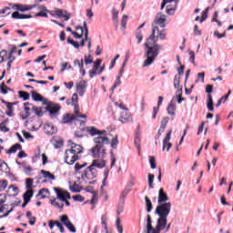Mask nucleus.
Returning <instances> with one entry per match:
<instances>
[{
	"instance_id": "35",
	"label": "nucleus",
	"mask_w": 233,
	"mask_h": 233,
	"mask_svg": "<svg viewBox=\"0 0 233 233\" xmlns=\"http://www.w3.org/2000/svg\"><path fill=\"white\" fill-rule=\"evenodd\" d=\"M145 200H146L147 212H148V213L152 212V208H154V207L152 206V201L150 200V198H148L147 196L145 197Z\"/></svg>"
},
{
	"instance_id": "9",
	"label": "nucleus",
	"mask_w": 233,
	"mask_h": 233,
	"mask_svg": "<svg viewBox=\"0 0 233 233\" xmlns=\"http://www.w3.org/2000/svg\"><path fill=\"white\" fill-rule=\"evenodd\" d=\"M81 159V156L76 155L66 149L65 152V161L67 165H74L75 161H79Z\"/></svg>"
},
{
	"instance_id": "55",
	"label": "nucleus",
	"mask_w": 233,
	"mask_h": 233,
	"mask_svg": "<svg viewBox=\"0 0 233 233\" xmlns=\"http://www.w3.org/2000/svg\"><path fill=\"white\" fill-rule=\"evenodd\" d=\"M6 56H8V51H6V50H2L1 52H0V64L1 63H4V61H5V57H6Z\"/></svg>"
},
{
	"instance_id": "10",
	"label": "nucleus",
	"mask_w": 233,
	"mask_h": 233,
	"mask_svg": "<svg viewBox=\"0 0 233 233\" xmlns=\"http://www.w3.org/2000/svg\"><path fill=\"white\" fill-rule=\"evenodd\" d=\"M74 121H79L80 125H86V120L76 119V116L70 113H66L62 116L63 125H67L68 123H72Z\"/></svg>"
},
{
	"instance_id": "37",
	"label": "nucleus",
	"mask_w": 233,
	"mask_h": 233,
	"mask_svg": "<svg viewBox=\"0 0 233 233\" xmlns=\"http://www.w3.org/2000/svg\"><path fill=\"white\" fill-rule=\"evenodd\" d=\"M179 85H181V76L176 75L175 78H174V86H175V88H177V90H179L180 88H183V86H181Z\"/></svg>"
},
{
	"instance_id": "26",
	"label": "nucleus",
	"mask_w": 233,
	"mask_h": 233,
	"mask_svg": "<svg viewBox=\"0 0 233 233\" xmlns=\"http://www.w3.org/2000/svg\"><path fill=\"white\" fill-rule=\"evenodd\" d=\"M50 196V190L46 187H44L38 191L37 197L40 199H45Z\"/></svg>"
},
{
	"instance_id": "1",
	"label": "nucleus",
	"mask_w": 233,
	"mask_h": 233,
	"mask_svg": "<svg viewBox=\"0 0 233 233\" xmlns=\"http://www.w3.org/2000/svg\"><path fill=\"white\" fill-rule=\"evenodd\" d=\"M159 39L161 41H165V39H167V29L159 31V27L153 26L152 33L145 43V46L147 48L145 56L147 59L144 61V68L145 66H150V65L156 61V57L159 56V51L163 48V46L157 44Z\"/></svg>"
},
{
	"instance_id": "19",
	"label": "nucleus",
	"mask_w": 233,
	"mask_h": 233,
	"mask_svg": "<svg viewBox=\"0 0 233 233\" xmlns=\"http://www.w3.org/2000/svg\"><path fill=\"white\" fill-rule=\"evenodd\" d=\"M51 143H52L53 147H55V148H61V147H63L65 141L63 140V138L56 136V137H52Z\"/></svg>"
},
{
	"instance_id": "48",
	"label": "nucleus",
	"mask_w": 233,
	"mask_h": 233,
	"mask_svg": "<svg viewBox=\"0 0 233 233\" xmlns=\"http://www.w3.org/2000/svg\"><path fill=\"white\" fill-rule=\"evenodd\" d=\"M60 221H62V223H64L65 227H66L67 223H72V221H70V219L68 218V216H66V215H62L60 217Z\"/></svg>"
},
{
	"instance_id": "54",
	"label": "nucleus",
	"mask_w": 233,
	"mask_h": 233,
	"mask_svg": "<svg viewBox=\"0 0 233 233\" xmlns=\"http://www.w3.org/2000/svg\"><path fill=\"white\" fill-rule=\"evenodd\" d=\"M91 200L90 203L91 205H95L96 201H97V193L96 191L91 192Z\"/></svg>"
},
{
	"instance_id": "44",
	"label": "nucleus",
	"mask_w": 233,
	"mask_h": 233,
	"mask_svg": "<svg viewBox=\"0 0 233 233\" xmlns=\"http://www.w3.org/2000/svg\"><path fill=\"white\" fill-rule=\"evenodd\" d=\"M32 187H34V178H26L25 188H27V190H32Z\"/></svg>"
},
{
	"instance_id": "23",
	"label": "nucleus",
	"mask_w": 233,
	"mask_h": 233,
	"mask_svg": "<svg viewBox=\"0 0 233 233\" xmlns=\"http://www.w3.org/2000/svg\"><path fill=\"white\" fill-rule=\"evenodd\" d=\"M40 174L43 175V177L45 179H49V181L56 180V176L52 174L50 171H46L45 169L40 170Z\"/></svg>"
},
{
	"instance_id": "36",
	"label": "nucleus",
	"mask_w": 233,
	"mask_h": 233,
	"mask_svg": "<svg viewBox=\"0 0 233 233\" xmlns=\"http://www.w3.org/2000/svg\"><path fill=\"white\" fill-rule=\"evenodd\" d=\"M18 96L20 99H23V101H28V99H30V93L26 91H19Z\"/></svg>"
},
{
	"instance_id": "27",
	"label": "nucleus",
	"mask_w": 233,
	"mask_h": 233,
	"mask_svg": "<svg viewBox=\"0 0 233 233\" xmlns=\"http://www.w3.org/2000/svg\"><path fill=\"white\" fill-rule=\"evenodd\" d=\"M22 149H23V146H21V144H15L8 150L5 151V154H15L17 150H22Z\"/></svg>"
},
{
	"instance_id": "60",
	"label": "nucleus",
	"mask_w": 233,
	"mask_h": 233,
	"mask_svg": "<svg viewBox=\"0 0 233 233\" xmlns=\"http://www.w3.org/2000/svg\"><path fill=\"white\" fill-rule=\"evenodd\" d=\"M119 85H121V77L116 76V80L115 81V83L112 86V90H116L117 88V86H119Z\"/></svg>"
},
{
	"instance_id": "18",
	"label": "nucleus",
	"mask_w": 233,
	"mask_h": 233,
	"mask_svg": "<svg viewBox=\"0 0 233 233\" xmlns=\"http://www.w3.org/2000/svg\"><path fill=\"white\" fill-rule=\"evenodd\" d=\"M76 119H86V115L81 114L79 104H74V115Z\"/></svg>"
},
{
	"instance_id": "3",
	"label": "nucleus",
	"mask_w": 233,
	"mask_h": 233,
	"mask_svg": "<svg viewBox=\"0 0 233 233\" xmlns=\"http://www.w3.org/2000/svg\"><path fill=\"white\" fill-rule=\"evenodd\" d=\"M171 208L172 203L170 202L158 204L155 210V214L159 217L157 220V226L156 228L152 226V217L147 215V233H161V230H165V228L167 227V218H168V214H170Z\"/></svg>"
},
{
	"instance_id": "20",
	"label": "nucleus",
	"mask_w": 233,
	"mask_h": 233,
	"mask_svg": "<svg viewBox=\"0 0 233 233\" xmlns=\"http://www.w3.org/2000/svg\"><path fill=\"white\" fill-rule=\"evenodd\" d=\"M85 90H86V81H80L76 84V92L79 96H85Z\"/></svg>"
},
{
	"instance_id": "64",
	"label": "nucleus",
	"mask_w": 233,
	"mask_h": 233,
	"mask_svg": "<svg viewBox=\"0 0 233 233\" xmlns=\"http://www.w3.org/2000/svg\"><path fill=\"white\" fill-rule=\"evenodd\" d=\"M149 163H150V167L151 168H156V158L154 157H149Z\"/></svg>"
},
{
	"instance_id": "2",
	"label": "nucleus",
	"mask_w": 233,
	"mask_h": 233,
	"mask_svg": "<svg viewBox=\"0 0 233 233\" xmlns=\"http://www.w3.org/2000/svg\"><path fill=\"white\" fill-rule=\"evenodd\" d=\"M86 130L89 133V136H92L93 137L97 136L93 138L96 146L90 149L91 155L93 157L103 159L106 155L105 145H110V137L112 135L106 132V130H99L94 126L86 127Z\"/></svg>"
},
{
	"instance_id": "32",
	"label": "nucleus",
	"mask_w": 233,
	"mask_h": 233,
	"mask_svg": "<svg viewBox=\"0 0 233 233\" xmlns=\"http://www.w3.org/2000/svg\"><path fill=\"white\" fill-rule=\"evenodd\" d=\"M76 30H81V34L79 35L77 32L74 31V32H72L73 37H75V39H81V38H83V33H84L83 26L77 25L76 27Z\"/></svg>"
},
{
	"instance_id": "16",
	"label": "nucleus",
	"mask_w": 233,
	"mask_h": 233,
	"mask_svg": "<svg viewBox=\"0 0 233 233\" xmlns=\"http://www.w3.org/2000/svg\"><path fill=\"white\" fill-rule=\"evenodd\" d=\"M167 201H168V195L167 194V192H165V189L161 187L158 191L157 203L158 205H161L163 203H167Z\"/></svg>"
},
{
	"instance_id": "17",
	"label": "nucleus",
	"mask_w": 233,
	"mask_h": 233,
	"mask_svg": "<svg viewBox=\"0 0 233 233\" xmlns=\"http://www.w3.org/2000/svg\"><path fill=\"white\" fill-rule=\"evenodd\" d=\"M15 8L19 12H28L30 10H33V8H37V5H23L15 4Z\"/></svg>"
},
{
	"instance_id": "56",
	"label": "nucleus",
	"mask_w": 233,
	"mask_h": 233,
	"mask_svg": "<svg viewBox=\"0 0 233 233\" xmlns=\"http://www.w3.org/2000/svg\"><path fill=\"white\" fill-rule=\"evenodd\" d=\"M154 175L153 174H149L148 175V187L149 188H154Z\"/></svg>"
},
{
	"instance_id": "49",
	"label": "nucleus",
	"mask_w": 233,
	"mask_h": 233,
	"mask_svg": "<svg viewBox=\"0 0 233 233\" xmlns=\"http://www.w3.org/2000/svg\"><path fill=\"white\" fill-rule=\"evenodd\" d=\"M127 21H128V15H124L121 20V28L123 29L127 28Z\"/></svg>"
},
{
	"instance_id": "15",
	"label": "nucleus",
	"mask_w": 233,
	"mask_h": 233,
	"mask_svg": "<svg viewBox=\"0 0 233 233\" xmlns=\"http://www.w3.org/2000/svg\"><path fill=\"white\" fill-rule=\"evenodd\" d=\"M171 136L172 130H169L163 140V150L167 148V152H168L170 148H172V143H169Z\"/></svg>"
},
{
	"instance_id": "63",
	"label": "nucleus",
	"mask_w": 233,
	"mask_h": 233,
	"mask_svg": "<svg viewBox=\"0 0 233 233\" xmlns=\"http://www.w3.org/2000/svg\"><path fill=\"white\" fill-rule=\"evenodd\" d=\"M88 164L87 163H84V164H79V163H76L75 165V170H81V168H85V167H86Z\"/></svg>"
},
{
	"instance_id": "51",
	"label": "nucleus",
	"mask_w": 233,
	"mask_h": 233,
	"mask_svg": "<svg viewBox=\"0 0 233 233\" xmlns=\"http://www.w3.org/2000/svg\"><path fill=\"white\" fill-rule=\"evenodd\" d=\"M110 174V169L108 167H106L104 171V180H103V187H105V185H106V179H108V175Z\"/></svg>"
},
{
	"instance_id": "24",
	"label": "nucleus",
	"mask_w": 233,
	"mask_h": 233,
	"mask_svg": "<svg viewBox=\"0 0 233 233\" xmlns=\"http://www.w3.org/2000/svg\"><path fill=\"white\" fill-rule=\"evenodd\" d=\"M69 151L74 153L75 156H79V154H83V147H81V145L75 144L71 147Z\"/></svg>"
},
{
	"instance_id": "25",
	"label": "nucleus",
	"mask_w": 233,
	"mask_h": 233,
	"mask_svg": "<svg viewBox=\"0 0 233 233\" xmlns=\"http://www.w3.org/2000/svg\"><path fill=\"white\" fill-rule=\"evenodd\" d=\"M8 207L9 206L6 204L0 206V214H4V212H5L4 215L0 216V218H7L10 212H12L13 208L8 209Z\"/></svg>"
},
{
	"instance_id": "6",
	"label": "nucleus",
	"mask_w": 233,
	"mask_h": 233,
	"mask_svg": "<svg viewBox=\"0 0 233 233\" xmlns=\"http://www.w3.org/2000/svg\"><path fill=\"white\" fill-rule=\"evenodd\" d=\"M43 105L46 106V112H49L50 117H54V116H56V114H58L59 110H61V106L59 104H55L52 101H44Z\"/></svg>"
},
{
	"instance_id": "45",
	"label": "nucleus",
	"mask_w": 233,
	"mask_h": 233,
	"mask_svg": "<svg viewBox=\"0 0 233 233\" xmlns=\"http://www.w3.org/2000/svg\"><path fill=\"white\" fill-rule=\"evenodd\" d=\"M6 187H8V180L2 179L0 180V192H3L6 189Z\"/></svg>"
},
{
	"instance_id": "13",
	"label": "nucleus",
	"mask_w": 233,
	"mask_h": 233,
	"mask_svg": "<svg viewBox=\"0 0 233 233\" xmlns=\"http://www.w3.org/2000/svg\"><path fill=\"white\" fill-rule=\"evenodd\" d=\"M166 22H167V15H165L161 13H157L156 17H155L154 23L156 25H158L160 26V28H165V26H166L165 23Z\"/></svg>"
},
{
	"instance_id": "61",
	"label": "nucleus",
	"mask_w": 233,
	"mask_h": 233,
	"mask_svg": "<svg viewBox=\"0 0 233 233\" xmlns=\"http://www.w3.org/2000/svg\"><path fill=\"white\" fill-rule=\"evenodd\" d=\"M230 94H232V90H228V94L223 96L220 99H218V101H220V103H225V101L228 99V96H230Z\"/></svg>"
},
{
	"instance_id": "42",
	"label": "nucleus",
	"mask_w": 233,
	"mask_h": 233,
	"mask_svg": "<svg viewBox=\"0 0 233 233\" xmlns=\"http://www.w3.org/2000/svg\"><path fill=\"white\" fill-rule=\"evenodd\" d=\"M86 130V128H85V127H82V128L77 129V130L75 132V134H74L75 137H85V135H84L83 133H84Z\"/></svg>"
},
{
	"instance_id": "46",
	"label": "nucleus",
	"mask_w": 233,
	"mask_h": 233,
	"mask_svg": "<svg viewBox=\"0 0 233 233\" xmlns=\"http://www.w3.org/2000/svg\"><path fill=\"white\" fill-rule=\"evenodd\" d=\"M110 145L112 148H117V145H119V140L117 139V136H116L110 140Z\"/></svg>"
},
{
	"instance_id": "47",
	"label": "nucleus",
	"mask_w": 233,
	"mask_h": 233,
	"mask_svg": "<svg viewBox=\"0 0 233 233\" xmlns=\"http://www.w3.org/2000/svg\"><path fill=\"white\" fill-rule=\"evenodd\" d=\"M51 205H53V207H57V208H60L61 210H63L65 207V204H59L56 198L51 200Z\"/></svg>"
},
{
	"instance_id": "28",
	"label": "nucleus",
	"mask_w": 233,
	"mask_h": 233,
	"mask_svg": "<svg viewBox=\"0 0 233 233\" xmlns=\"http://www.w3.org/2000/svg\"><path fill=\"white\" fill-rule=\"evenodd\" d=\"M207 107L209 112H214V101L212 100V95L208 94Z\"/></svg>"
},
{
	"instance_id": "31",
	"label": "nucleus",
	"mask_w": 233,
	"mask_h": 233,
	"mask_svg": "<svg viewBox=\"0 0 233 233\" xmlns=\"http://www.w3.org/2000/svg\"><path fill=\"white\" fill-rule=\"evenodd\" d=\"M32 110L38 117H43V116H45V113L43 112V107H37L33 105Z\"/></svg>"
},
{
	"instance_id": "12",
	"label": "nucleus",
	"mask_w": 233,
	"mask_h": 233,
	"mask_svg": "<svg viewBox=\"0 0 233 233\" xmlns=\"http://www.w3.org/2000/svg\"><path fill=\"white\" fill-rule=\"evenodd\" d=\"M0 101L3 103V105H5L7 108V111H5L6 116L9 117H14V105H15V103L6 102V100L4 98H1Z\"/></svg>"
},
{
	"instance_id": "4",
	"label": "nucleus",
	"mask_w": 233,
	"mask_h": 233,
	"mask_svg": "<svg viewBox=\"0 0 233 233\" xmlns=\"http://www.w3.org/2000/svg\"><path fill=\"white\" fill-rule=\"evenodd\" d=\"M38 10H40L39 13H37L35 17H48V14L52 15L53 17H64L65 21L70 20V15H68V12L66 10L55 8V10L48 11L45 5H36Z\"/></svg>"
},
{
	"instance_id": "39",
	"label": "nucleus",
	"mask_w": 233,
	"mask_h": 233,
	"mask_svg": "<svg viewBox=\"0 0 233 233\" xmlns=\"http://www.w3.org/2000/svg\"><path fill=\"white\" fill-rule=\"evenodd\" d=\"M177 97V103L181 104L182 101H185V97H183V87H180L178 90L176 92Z\"/></svg>"
},
{
	"instance_id": "52",
	"label": "nucleus",
	"mask_w": 233,
	"mask_h": 233,
	"mask_svg": "<svg viewBox=\"0 0 233 233\" xmlns=\"http://www.w3.org/2000/svg\"><path fill=\"white\" fill-rule=\"evenodd\" d=\"M70 190L71 192L77 193V192H81V187H79V185L75 183L72 186H70Z\"/></svg>"
},
{
	"instance_id": "40",
	"label": "nucleus",
	"mask_w": 233,
	"mask_h": 233,
	"mask_svg": "<svg viewBox=\"0 0 233 233\" xmlns=\"http://www.w3.org/2000/svg\"><path fill=\"white\" fill-rule=\"evenodd\" d=\"M6 123H8V118L0 123L1 132H10V128L6 127Z\"/></svg>"
},
{
	"instance_id": "30",
	"label": "nucleus",
	"mask_w": 233,
	"mask_h": 233,
	"mask_svg": "<svg viewBox=\"0 0 233 233\" xmlns=\"http://www.w3.org/2000/svg\"><path fill=\"white\" fill-rule=\"evenodd\" d=\"M46 134H48V136H52V134H56L57 132V127L52 126V125H47L45 127Z\"/></svg>"
},
{
	"instance_id": "29",
	"label": "nucleus",
	"mask_w": 233,
	"mask_h": 233,
	"mask_svg": "<svg viewBox=\"0 0 233 233\" xmlns=\"http://www.w3.org/2000/svg\"><path fill=\"white\" fill-rule=\"evenodd\" d=\"M31 96L34 101H45V97L36 91H31Z\"/></svg>"
},
{
	"instance_id": "14",
	"label": "nucleus",
	"mask_w": 233,
	"mask_h": 233,
	"mask_svg": "<svg viewBox=\"0 0 233 233\" xmlns=\"http://www.w3.org/2000/svg\"><path fill=\"white\" fill-rule=\"evenodd\" d=\"M121 123H130L132 121V115H130V111L125 110L120 113V116L118 119Z\"/></svg>"
},
{
	"instance_id": "43",
	"label": "nucleus",
	"mask_w": 233,
	"mask_h": 233,
	"mask_svg": "<svg viewBox=\"0 0 233 233\" xmlns=\"http://www.w3.org/2000/svg\"><path fill=\"white\" fill-rule=\"evenodd\" d=\"M116 226L117 232L122 233L123 232V225H121V218H119V217H116Z\"/></svg>"
},
{
	"instance_id": "59",
	"label": "nucleus",
	"mask_w": 233,
	"mask_h": 233,
	"mask_svg": "<svg viewBox=\"0 0 233 233\" xmlns=\"http://www.w3.org/2000/svg\"><path fill=\"white\" fill-rule=\"evenodd\" d=\"M0 90H1L2 94H4V95L8 94L7 86L5 85V82H3V83L0 85Z\"/></svg>"
},
{
	"instance_id": "11",
	"label": "nucleus",
	"mask_w": 233,
	"mask_h": 233,
	"mask_svg": "<svg viewBox=\"0 0 233 233\" xmlns=\"http://www.w3.org/2000/svg\"><path fill=\"white\" fill-rule=\"evenodd\" d=\"M34 106V104H30L29 102H25L24 103V112L25 113H21L20 114V117L22 119H28V117H30L31 116V110L32 108L31 107Z\"/></svg>"
},
{
	"instance_id": "7",
	"label": "nucleus",
	"mask_w": 233,
	"mask_h": 233,
	"mask_svg": "<svg viewBox=\"0 0 233 233\" xmlns=\"http://www.w3.org/2000/svg\"><path fill=\"white\" fill-rule=\"evenodd\" d=\"M84 29H85V39L81 40L80 45L70 37H67V43L72 45L75 48L85 46V41H88V25H86V22H84Z\"/></svg>"
},
{
	"instance_id": "22",
	"label": "nucleus",
	"mask_w": 233,
	"mask_h": 233,
	"mask_svg": "<svg viewBox=\"0 0 233 233\" xmlns=\"http://www.w3.org/2000/svg\"><path fill=\"white\" fill-rule=\"evenodd\" d=\"M13 19H32V15H25L20 14L19 12L15 11L12 14Z\"/></svg>"
},
{
	"instance_id": "5",
	"label": "nucleus",
	"mask_w": 233,
	"mask_h": 233,
	"mask_svg": "<svg viewBox=\"0 0 233 233\" xmlns=\"http://www.w3.org/2000/svg\"><path fill=\"white\" fill-rule=\"evenodd\" d=\"M165 6H167L166 14L174 15L176 9L177 8V2L176 0H163L160 10H163Z\"/></svg>"
},
{
	"instance_id": "34",
	"label": "nucleus",
	"mask_w": 233,
	"mask_h": 233,
	"mask_svg": "<svg viewBox=\"0 0 233 233\" xmlns=\"http://www.w3.org/2000/svg\"><path fill=\"white\" fill-rule=\"evenodd\" d=\"M34 196V190L33 189H27L26 192L24 194V201L30 202V199H32Z\"/></svg>"
},
{
	"instance_id": "53",
	"label": "nucleus",
	"mask_w": 233,
	"mask_h": 233,
	"mask_svg": "<svg viewBox=\"0 0 233 233\" xmlns=\"http://www.w3.org/2000/svg\"><path fill=\"white\" fill-rule=\"evenodd\" d=\"M101 63H103V60L100 58H97L96 62H94V66H93L94 70H99V66H101Z\"/></svg>"
},
{
	"instance_id": "38",
	"label": "nucleus",
	"mask_w": 233,
	"mask_h": 233,
	"mask_svg": "<svg viewBox=\"0 0 233 233\" xmlns=\"http://www.w3.org/2000/svg\"><path fill=\"white\" fill-rule=\"evenodd\" d=\"M167 114H169V116H176V105L172 102L169 103L167 106Z\"/></svg>"
},
{
	"instance_id": "8",
	"label": "nucleus",
	"mask_w": 233,
	"mask_h": 233,
	"mask_svg": "<svg viewBox=\"0 0 233 233\" xmlns=\"http://www.w3.org/2000/svg\"><path fill=\"white\" fill-rule=\"evenodd\" d=\"M82 179H96L97 177V169L93 167L91 165L86 168L81 175Z\"/></svg>"
},
{
	"instance_id": "50",
	"label": "nucleus",
	"mask_w": 233,
	"mask_h": 233,
	"mask_svg": "<svg viewBox=\"0 0 233 233\" xmlns=\"http://www.w3.org/2000/svg\"><path fill=\"white\" fill-rule=\"evenodd\" d=\"M210 7H207L205 11L202 12V15L200 18V23H203V21L207 20V17H208V10Z\"/></svg>"
},
{
	"instance_id": "58",
	"label": "nucleus",
	"mask_w": 233,
	"mask_h": 233,
	"mask_svg": "<svg viewBox=\"0 0 233 233\" xmlns=\"http://www.w3.org/2000/svg\"><path fill=\"white\" fill-rule=\"evenodd\" d=\"M73 199L74 201H78L79 203H83V201H85V197L81 195H76V196H73Z\"/></svg>"
},
{
	"instance_id": "62",
	"label": "nucleus",
	"mask_w": 233,
	"mask_h": 233,
	"mask_svg": "<svg viewBox=\"0 0 233 233\" xmlns=\"http://www.w3.org/2000/svg\"><path fill=\"white\" fill-rule=\"evenodd\" d=\"M66 227L70 232H76V227L74 226V224H72V222H68Z\"/></svg>"
},
{
	"instance_id": "21",
	"label": "nucleus",
	"mask_w": 233,
	"mask_h": 233,
	"mask_svg": "<svg viewBox=\"0 0 233 233\" xmlns=\"http://www.w3.org/2000/svg\"><path fill=\"white\" fill-rule=\"evenodd\" d=\"M93 168H105L106 167V161L104 159H95L91 164Z\"/></svg>"
},
{
	"instance_id": "57",
	"label": "nucleus",
	"mask_w": 233,
	"mask_h": 233,
	"mask_svg": "<svg viewBox=\"0 0 233 233\" xmlns=\"http://www.w3.org/2000/svg\"><path fill=\"white\" fill-rule=\"evenodd\" d=\"M169 119H170V118H169L168 116L164 117V118L162 119V121H161L160 127H161L162 128H167V125H168Z\"/></svg>"
},
{
	"instance_id": "41",
	"label": "nucleus",
	"mask_w": 233,
	"mask_h": 233,
	"mask_svg": "<svg viewBox=\"0 0 233 233\" xmlns=\"http://www.w3.org/2000/svg\"><path fill=\"white\" fill-rule=\"evenodd\" d=\"M84 61L86 65H92L94 63V56L92 55H85Z\"/></svg>"
},
{
	"instance_id": "33",
	"label": "nucleus",
	"mask_w": 233,
	"mask_h": 233,
	"mask_svg": "<svg viewBox=\"0 0 233 233\" xmlns=\"http://www.w3.org/2000/svg\"><path fill=\"white\" fill-rule=\"evenodd\" d=\"M54 190L57 195V199H59L60 201H66V198H65V191H61L57 187H54Z\"/></svg>"
}]
</instances>
